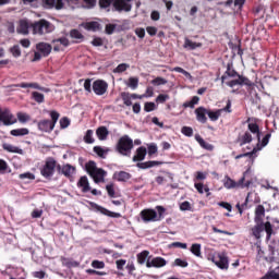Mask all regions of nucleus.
Returning <instances> with one entry per match:
<instances>
[{"label":"nucleus","instance_id":"obj_1","mask_svg":"<svg viewBox=\"0 0 279 279\" xmlns=\"http://www.w3.org/2000/svg\"><path fill=\"white\" fill-rule=\"evenodd\" d=\"M252 173V168H247V170L243 173L242 178L239 181H234V179L230 178L229 175H226L222 180V184L225 189L228 191L232 189H250L252 186L253 181L247 180L245 181V178Z\"/></svg>","mask_w":279,"mask_h":279},{"label":"nucleus","instance_id":"obj_2","mask_svg":"<svg viewBox=\"0 0 279 279\" xmlns=\"http://www.w3.org/2000/svg\"><path fill=\"white\" fill-rule=\"evenodd\" d=\"M110 3H113V8L119 12H130L132 10V0H100V8H110Z\"/></svg>","mask_w":279,"mask_h":279},{"label":"nucleus","instance_id":"obj_3","mask_svg":"<svg viewBox=\"0 0 279 279\" xmlns=\"http://www.w3.org/2000/svg\"><path fill=\"white\" fill-rule=\"evenodd\" d=\"M248 130L251 133L246 132L243 134L241 137V145H245V143H252L254 138H256V141H260V129L256 122H248Z\"/></svg>","mask_w":279,"mask_h":279},{"label":"nucleus","instance_id":"obj_4","mask_svg":"<svg viewBox=\"0 0 279 279\" xmlns=\"http://www.w3.org/2000/svg\"><path fill=\"white\" fill-rule=\"evenodd\" d=\"M263 232H266L267 239H271V234H274V226H271V222H256V226L252 228V234L255 239H260Z\"/></svg>","mask_w":279,"mask_h":279},{"label":"nucleus","instance_id":"obj_5","mask_svg":"<svg viewBox=\"0 0 279 279\" xmlns=\"http://www.w3.org/2000/svg\"><path fill=\"white\" fill-rule=\"evenodd\" d=\"M86 171L90 174L94 182L99 184V182H104V178H106V171L101 168H97V163L94 161H89L86 163Z\"/></svg>","mask_w":279,"mask_h":279},{"label":"nucleus","instance_id":"obj_6","mask_svg":"<svg viewBox=\"0 0 279 279\" xmlns=\"http://www.w3.org/2000/svg\"><path fill=\"white\" fill-rule=\"evenodd\" d=\"M158 213L154 209H144L141 211V217L145 223H149V221H160L162 217V213H165V207L157 206Z\"/></svg>","mask_w":279,"mask_h":279},{"label":"nucleus","instance_id":"obj_7","mask_svg":"<svg viewBox=\"0 0 279 279\" xmlns=\"http://www.w3.org/2000/svg\"><path fill=\"white\" fill-rule=\"evenodd\" d=\"M56 27L53 24L48 22L47 20H39L35 23H33V34H39L43 36V34H51Z\"/></svg>","mask_w":279,"mask_h":279},{"label":"nucleus","instance_id":"obj_8","mask_svg":"<svg viewBox=\"0 0 279 279\" xmlns=\"http://www.w3.org/2000/svg\"><path fill=\"white\" fill-rule=\"evenodd\" d=\"M134 147V142L129 136H123L119 140L117 149L122 156H130Z\"/></svg>","mask_w":279,"mask_h":279},{"label":"nucleus","instance_id":"obj_9","mask_svg":"<svg viewBox=\"0 0 279 279\" xmlns=\"http://www.w3.org/2000/svg\"><path fill=\"white\" fill-rule=\"evenodd\" d=\"M211 260L219 269H228V257L223 253L214 254Z\"/></svg>","mask_w":279,"mask_h":279},{"label":"nucleus","instance_id":"obj_10","mask_svg":"<svg viewBox=\"0 0 279 279\" xmlns=\"http://www.w3.org/2000/svg\"><path fill=\"white\" fill-rule=\"evenodd\" d=\"M0 123H3V125H14L16 123V117L9 110L0 109Z\"/></svg>","mask_w":279,"mask_h":279},{"label":"nucleus","instance_id":"obj_11","mask_svg":"<svg viewBox=\"0 0 279 279\" xmlns=\"http://www.w3.org/2000/svg\"><path fill=\"white\" fill-rule=\"evenodd\" d=\"M53 171H56V159L48 158L41 170V174L44 175V178H49L53 175Z\"/></svg>","mask_w":279,"mask_h":279},{"label":"nucleus","instance_id":"obj_12","mask_svg":"<svg viewBox=\"0 0 279 279\" xmlns=\"http://www.w3.org/2000/svg\"><path fill=\"white\" fill-rule=\"evenodd\" d=\"M146 267L148 269H151V267H155V269L167 267V259L162 257H154L153 259H147Z\"/></svg>","mask_w":279,"mask_h":279},{"label":"nucleus","instance_id":"obj_13","mask_svg":"<svg viewBox=\"0 0 279 279\" xmlns=\"http://www.w3.org/2000/svg\"><path fill=\"white\" fill-rule=\"evenodd\" d=\"M34 23L27 21V20H21L16 26L17 34H22L23 36H27L29 34V28H34Z\"/></svg>","mask_w":279,"mask_h":279},{"label":"nucleus","instance_id":"obj_14","mask_svg":"<svg viewBox=\"0 0 279 279\" xmlns=\"http://www.w3.org/2000/svg\"><path fill=\"white\" fill-rule=\"evenodd\" d=\"M93 90L95 95H105L106 90H108V83L101 80L95 81L93 83Z\"/></svg>","mask_w":279,"mask_h":279},{"label":"nucleus","instance_id":"obj_15","mask_svg":"<svg viewBox=\"0 0 279 279\" xmlns=\"http://www.w3.org/2000/svg\"><path fill=\"white\" fill-rule=\"evenodd\" d=\"M82 27H84V29H87V32H99L101 27H104V25L101 24V21H92L83 23Z\"/></svg>","mask_w":279,"mask_h":279},{"label":"nucleus","instance_id":"obj_16","mask_svg":"<svg viewBox=\"0 0 279 279\" xmlns=\"http://www.w3.org/2000/svg\"><path fill=\"white\" fill-rule=\"evenodd\" d=\"M195 114H196V121L199 123H206L208 121V118H206V114L208 116V109L204 107H198L195 109Z\"/></svg>","mask_w":279,"mask_h":279},{"label":"nucleus","instance_id":"obj_17","mask_svg":"<svg viewBox=\"0 0 279 279\" xmlns=\"http://www.w3.org/2000/svg\"><path fill=\"white\" fill-rule=\"evenodd\" d=\"M45 8H54L56 10H62L64 8V0H43Z\"/></svg>","mask_w":279,"mask_h":279},{"label":"nucleus","instance_id":"obj_18","mask_svg":"<svg viewBox=\"0 0 279 279\" xmlns=\"http://www.w3.org/2000/svg\"><path fill=\"white\" fill-rule=\"evenodd\" d=\"M69 47V39L66 38H59L53 40V50L54 51H64V48Z\"/></svg>","mask_w":279,"mask_h":279},{"label":"nucleus","instance_id":"obj_19","mask_svg":"<svg viewBox=\"0 0 279 279\" xmlns=\"http://www.w3.org/2000/svg\"><path fill=\"white\" fill-rule=\"evenodd\" d=\"M94 208L97 210V213H100L101 215H106L107 217H112L113 219H119V217H121V214L110 211L99 205H95Z\"/></svg>","mask_w":279,"mask_h":279},{"label":"nucleus","instance_id":"obj_20","mask_svg":"<svg viewBox=\"0 0 279 279\" xmlns=\"http://www.w3.org/2000/svg\"><path fill=\"white\" fill-rule=\"evenodd\" d=\"M36 49L44 57H47V56H49V53H51V45H49L47 43L37 44Z\"/></svg>","mask_w":279,"mask_h":279},{"label":"nucleus","instance_id":"obj_21","mask_svg":"<svg viewBox=\"0 0 279 279\" xmlns=\"http://www.w3.org/2000/svg\"><path fill=\"white\" fill-rule=\"evenodd\" d=\"M263 219H265V207L263 205H258L255 208V223H263Z\"/></svg>","mask_w":279,"mask_h":279},{"label":"nucleus","instance_id":"obj_22","mask_svg":"<svg viewBox=\"0 0 279 279\" xmlns=\"http://www.w3.org/2000/svg\"><path fill=\"white\" fill-rule=\"evenodd\" d=\"M269 138H271V134H267L263 140H262V144H260V140L257 141V145L256 147L253 148V151L251 153L256 154V151H260V149H263V147H267V145H269Z\"/></svg>","mask_w":279,"mask_h":279},{"label":"nucleus","instance_id":"obj_23","mask_svg":"<svg viewBox=\"0 0 279 279\" xmlns=\"http://www.w3.org/2000/svg\"><path fill=\"white\" fill-rule=\"evenodd\" d=\"M53 128V122H51V120H43L38 123L40 132H52Z\"/></svg>","mask_w":279,"mask_h":279},{"label":"nucleus","instance_id":"obj_24","mask_svg":"<svg viewBox=\"0 0 279 279\" xmlns=\"http://www.w3.org/2000/svg\"><path fill=\"white\" fill-rule=\"evenodd\" d=\"M77 187L82 189L83 193H88V191H90V183L88 182V178L81 177V179L77 182Z\"/></svg>","mask_w":279,"mask_h":279},{"label":"nucleus","instance_id":"obj_25","mask_svg":"<svg viewBox=\"0 0 279 279\" xmlns=\"http://www.w3.org/2000/svg\"><path fill=\"white\" fill-rule=\"evenodd\" d=\"M2 147L5 151H9V154H20V156H23V149H21L15 145H12L10 143H4Z\"/></svg>","mask_w":279,"mask_h":279},{"label":"nucleus","instance_id":"obj_26","mask_svg":"<svg viewBox=\"0 0 279 279\" xmlns=\"http://www.w3.org/2000/svg\"><path fill=\"white\" fill-rule=\"evenodd\" d=\"M145 156H147V149L145 147H140L136 150V155L133 157V162H141V160H145Z\"/></svg>","mask_w":279,"mask_h":279},{"label":"nucleus","instance_id":"obj_27","mask_svg":"<svg viewBox=\"0 0 279 279\" xmlns=\"http://www.w3.org/2000/svg\"><path fill=\"white\" fill-rule=\"evenodd\" d=\"M194 187L196 189L197 193H199L201 195H204V193H207V197H209L210 189L208 187V185H204V183L195 182Z\"/></svg>","mask_w":279,"mask_h":279},{"label":"nucleus","instance_id":"obj_28","mask_svg":"<svg viewBox=\"0 0 279 279\" xmlns=\"http://www.w3.org/2000/svg\"><path fill=\"white\" fill-rule=\"evenodd\" d=\"M221 114H223V109H218L216 111L207 110V117H209L210 121H219Z\"/></svg>","mask_w":279,"mask_h":279},{"label":"nucleus","instance_id":"obj_29","mask_svg":"<svg viewBox=\"0 0 279 279\" xmlns=\"http://www.w3.org/2000/svg\"><path fill=\"white\" fill-rule=\"evenodd\" d=\"M108 129L106 126H100L96 131V135L98 136L99 141H106L108 138Z\"/></svg>","mask_w":279,"mask_h":279},{"label":"nucleus","instance_id":"obj_30","mask_svg":"<svg viewBox=\"0 0 279 279\" xmlns=\"http://www.w3.org/2000/svg\"><path fill=\"white\" fill-rule=\"evenodd\" d=\"M147 258H149V251H143L137 254V263L140 265H145V263H147Z\"/></svg>","mask_w":279,"mask_h":279},{"label":"nucleus","instance_id":"obj_31","mask_svg":"<svg viewBox=\"0 0 279 279\" xmlns=\"http://www.w3.org/2000/svg\"><path fill=\"white\" fill-rule=\"evenodd\" d=\"M11 136H27L29 134L28 129H14L10 132Z\"/></svg>","mask_w":279,"mask_h":279},{"label":"nucleus","instance_id":"obj_32","mask_svg":"<svg viewBox=\"0 0 279 279\" xmlns=\"http://www.w3.org/2000/svg\"><path fill=\"white\" fill-rule=\"evenodd\" d=\"M195 140L197 141L198 145H201V147H203V149H208L209 151L213 150V145L206 143V141H204V138H202V136L195 135Z\"/></svg>","mask_w":279,"mask_h":279},{"label":"nucleus","instance_id":"obj_33","mask_svg":"<svg viewBox=\"0 0 279 279\" xmlns=\"http://www.w3.org/2000/svg\"><path fill=\"white\" fill-rule=\"evenodd\" d=\"M63 175H66L68 178L73 175V173H75V167L71 166V165H65L62 167L61 169Z\"/></svg>","mask_w":279,"mask_h":279},{"label":"nucleus","instance_id":"obj_34","mask_svg":"<svg viewBox=\"0 0 279 279\" xmlns=\"http://www.w3.org/2000/svg\"><path fill=\"white\" fill-rule=\"evenodd\" d=\"M199 47H202L201 43H195V41H192L191 39H185V43H184L185 49L193 50V49H197Z\"/></svg>","mask_w":279,"mask_h":279},{"label":"nucleus","instance_id":"obj_35","mask_svg":"<svg viewBox=\"0 0 279 279\" xmlns=\"http://www.w3.org/2000/svg\"><path fill=\"white\" fill-rule=\"evenodd\" d=\"M114 178H116V180H118L119 182H125L126 180H130V173L123 172V171L116 172V173H114Z\"/></svg>","mask_w":279,"mask_h":279},{"label":"nucleus","instance_id":"obj_36","mask_svg":"<svg viewBox=\"0 0 279 279\" xmlns=\"http://www.w3.org/2000/svg\"><path fill=\"white\" fill-rule=\"evenodd\" d=\"M125 84L129 86V88H132V90H136V88H138V77H130L128 81H125Z\"/></svg>","mask_w":279,"mask_h":279},{"label":"nucleus","instance_id":"obj_37","mask_svg":"<svg viewBox=\"0 0 279 279\" xmlns=\"http://www.w3.org/2000/svg\"><path fill=\"white\" fill-rule=\"evenodd\" d=\"M20 180H23L24 182H32L34 180H36V175H34V173L32 172H25V173H21L19 175Z\"/></svg>","mask_w":279,"mask_h":279},{"label":"nucleus","instance_id":"obj_38","mask_svg":"<svg viewBox=\"0 0 279 279\" xmlns=\"http://www.w3.org/2000/svg\"><path fill=\"white\" fill-rule=\"evenodd\" d=\"M191 252L192 254H194V256H197L199 258V256H202V244H192Z\"/></svg>","mask_w":279,"mask_h":279},{"label":"nucleus","instance_id":"obj_39","mask_svg":"<svg viewBox=\"0 0 279 279\" xmlns=\"http://www.w3.org/2000/svg\"><path fill=\"white\" fill-rule=\"evenodd\" d=\"M197 104H199V97L194 96L192 98V100L185 102L183 106H184V108H195V106H197Z\"/></svg>","mask_w":279,"mask_h":279},{"label":"nucleus","instance_id":"obj_40","mask_svg":"<svg viewBox=\"0 0 279 279\" xmlns=\"http://www.w3.org/2000/svg\"><path fill=\"white\" fill-rule=\"evenodd\" d=\"M156 165H158V161H147V162L137 163V167L140 169H149L151 167H156Z\"/></svg>","mask_w":279,"mask_h":279},{"label":"nucleus","instance_id":"obj_41","mask_svg":"<svg viewBox=\"0 0 279 279\" xmlns=\"http://www.w3.org/2000/svg\"><path fill=\"white\" fill-rule=\"evenodd\" d=\"M70 36L71 38H74V40H84V35L77 29L71 31Z\"/></svg>","mask_w":279,"mask_h":279},{"label":"nucleus","instance_id":"obj_42","mask_svg":"<svg viewBox=\"0 0 279 279\" xmlns=\"http://www.w3.org/2000/svg\"><path fill=\"white\" fill-rule=\"evenodd\" d=\"M130 69V65L126 63L119 64L114 70L113 73H125Z\"/></svg>","mask_w":279,"mask_h":279},{"label":"nucleus","instance_id":"obj_43","mask_svg":"<svg viewBox=\"0 0 279 279\" xmlns=\"http://www.w3.org/2000/svg\"><path fill=\"white\" fill-rule=\"evenodd\" d=\"M173 266L174 267H189V262H186V259L177 258L173 262Z\"/></svg>","mask_w":279,"mask_h":279},{"label":"nucleus","instance_id":"obj_44","mask_svg":"<svg viewBox=\"0 0 279 279\" xmlns=\"http://www.w3.org/2000/svg\"><path fill=\"white\" fill-rule=\"evenodd\" d=\"M156 108H158V106L155 105V102H145V105H144L145 112H154V110H156Z\"/></svg>","mask_w":279,"mask_h":279},{"label":"nucleus","instance_id":"obj_45","mask_svg":"<svg viewBox=\"0 0 279 279\" xmlns=\"http://www.w3.org/2000/svg\"><path fill=\"white\" fill-rule=\"evenodd\" d=\"M29 114L27 113H23V112H19L17 113V121H20V123H27V121H29Z\"/></svg>","mask_w":279,"mask_h":279},{"label":"nucleus","instance_id":"obj_46","mask_svg":"<svg viewBox=\"0 0 279 279\" xmlns=\"http://www.w3.org/2000/svg\"><path fill=\"white\" fill-rule=\"evenodd\" d=\"M114 29H117V23L106 24L105 32L106 34H114Z\"/></svg>","mask_w":279,"mask_h":279},{"label":"nucleus","instance_id":"obj_47","mask_svg":"<svg viewBox=\"0 0 279 279\" xmlns=\"http://www.w3.org/2000/svg\"><path fill=\"white\" fill-rule=\"evenodd\" d=\"M154 86H165L167 84V80L163 77H156L150 82Z\"/></svg>","mask_w":279,"mask_h":279},{"label":"nucleus","instance_id":"obj_48","mask_svg":"<svg viewBox=\"0 0 279 279\" xmlns=\"http://www.w3.org/2000/svg\"><path fill=\"white\" fill-rule=\"evenodd\" d=\"M11 53L14 58H21V46L15 45L11 48Z\"/></svg>","mask_w":279,"mask_h":279},{"label":"nucleus","instance_id":"obj_49","mask_svg":"<svg viewBox=\"0 0 279 279\" xmlns=\"http://www.w3.org/2000/svg\"><path fill=\"white\" fill-rule=\"evenodd\" d=\"M33 99H35L37 101V104H43V101H45V95H43L38 92H34Z\"/></svg>","mask_w":279,"mask_h":279},{"label":"nucleus","instance_id":"obj_50","mask_svg":"<svg viewBox=\"0 0 279 279\" xmlns=\"http://www.w3.org/2000/svg\"><path fill=\"white\" fill-rule=\"evenodd\" d=\"M92 267L94 269H104V267H106V264L101 260L95 259V260L92 262Z\"/></svg>","mask_w":279,"mask_h":279},{"label":"nucleus","instance_id":"obj_51","mask_svg":"<svg viewBox=\"0 0 279 279\" xmlns=\"http://www.w3.org/2000/svg\"><path fill=\"white\" fill-rule=\"evenodd\" d=\"M121 97H122L125 106H132V98L130 97V94L122 93Z\"/></svg>","mask_w":279,"mask_h":279},{"label":"nucleus","instance_id":"obj_52","mask_svg":"<svg viewBox=\"0 0 279 279\" xmlns=\"http://www.w3.org/2000/svg\"><path fill=\"white\" fill-rule=\"evenodd\" d=\"M84 141H85V143H95V140L93 138V131L92 130H88L87 132H86V135H85V137H84Z\"/></svg>","mask_w":279,"mask_h":279},{"label":"nucleus","instance_id":"obj_53","mask_svg":"<svg viewBox=\"0 0 279 279\" xmlns=\"http://www.w3.org/2000/svg\"><path fill=\"white\" fill-rule=\"evenodd\" d=\"M168 99H169V95L160 94L159 96H157L156 102L157 104H165V101H168Z\"/></svg>","mask_w":279,"mask_h":279},{"label":"nucleus","instance_id":"obj_54","mask_svg":"<svg viewBox=\"0 0 279 279\" xmlns=\"http://www.w3.org/2000/svg\"><path fill=\"white\" fill-rule=\"evenodd\" d=\"M181 132L184 136H193V128L191 126H183Z\"/></svg>","mask_w":279,"mask_h":279},{"label":"nucleus","instance_id":"obj_55","mask_svg":"<svg viewBox=\"0 0 279 279\" xmlns=\"http://www.w3.org/2000/svg\"><path fill=\"white\" fill-rule=\"evenodd\" d=\"M218 206H220V208H225L228 213H232V205L230 203L220 202L218 203Z\"/></svg>","mask_w":279,"mask_h":279},{"label":"nucleus","instance_id":"obj_56","mask_svg":"<svg viewBox=\"0 0 279 279\" xmlns=\"http://www.w3.org/2000/svg\"><path fill=\"white\" fill-rule=\"evenodd\" d=\"M50 117L52 119L51 123H53V128H56V123H58V120L60 119V113L51 111Z\"/></svg>","mask_w":279,"mask_h":279},{"label":"nucleus","instance_id":"obj_57","mask_svg":"<svg viewBox=\"0 0 279 279\" xmlns=\"http://www.w3.org/2000/svg\"><path fill=\"white\" fill-rule=\"evenodd\" d=\"M94 151L95 154H97V156H100V158H104V156H106V150L99 146H95Z\"/></svg>","mask_w":279,"mask_h":279},{"label":"nucleus","instance_id":"obj_58","mask_svg":"<svg viewBox=\"0 0 279 279\" xmlns=\"http://www.w3.org/2000/svg\"><path fill=\"white\" fill-rule=\"evenodd\" d=\"M158 151V146L156 144L148 145V156H154Z\"/></svg>","mask_w":279,"mask_h":279},{"label":"nucleus","instance_id":"obj_59","mask_svg":"<svg viewBox=\"0 0 279 279\" xmlns=\"http://www.w3.org/2000/svg\"><path fill=\"white\" fill-rule=\"evenodd\" d=\"M207 175H208V173H206V172L197 171L195 173V180H198V181L206 180Z\"/></svg>","mask_w":279,"mask_h":279},{"label":"nucleus","instance_id":"obj_60","mask_svg":"<svg viewBox=\"0 0 279 279\" xmlns=\"http://www.w3.org/2000/svg\"><path fill=\"white\" fill-rule=\"evenodd\" d=\"M146 32L147 34H149V36H156V34H158V28L154 26H148L146 27Z\"/></svg>","mask_w":279,"mask_h":279},{"label":"nucleus","instance_id":"obj_61","mask_svg":"<svg viewBox=\"0 0 279 279\" xmlns=\"http://www.w3.org/2000/svg\"><path fill=\"white\" fill-rule=\"evenodd\" d=\"M170 247H180L181 250H186L187 245H186V243L174 242V243L170 244Z\"/></svg>","mask_w":279,"mask_h":279},{"label":"nucleus","instance_id":"obj_62","mask_svg":"<svg viewBox=\"0 0 279 279\" xmlns=\"http://www.w3.org/2000/svg\"><path fill=\"white\" fill-rule=\"evenodd\" d=\"M60 125L64 130L68 125H71V121H69V118H62L60 120Z\"/></svg>","mask_w":279,"mask_h":279},{"label":"nucleus","instance_id":"obj_63","mask_svg":"<svg viewBox=\"0 0 279 279\" xmlns=\"http://www.w3.org/2000/svg\"><path fill=\"white\" fill-rule=\"evenodd\" d=\"M180 210H191V203L189 202H183L180 204Z\"/></svg>","mask_w":279,"mask_h":279},{"label":"nucleus","instance_id":"obj_64","mask_svg":"<svg viewBox=\"0 0 279 279\" xmlns=\"http://www.w3.org/2000/svg\"><path fill=\"white\" fill-rule=\"evenodd\" d=\"M143 97H154V87H147V88H146V94L143 95V96L140 97V98L143 99Z\"/></svg>","mask_w":279,"mask_h":279}]
</instances>
